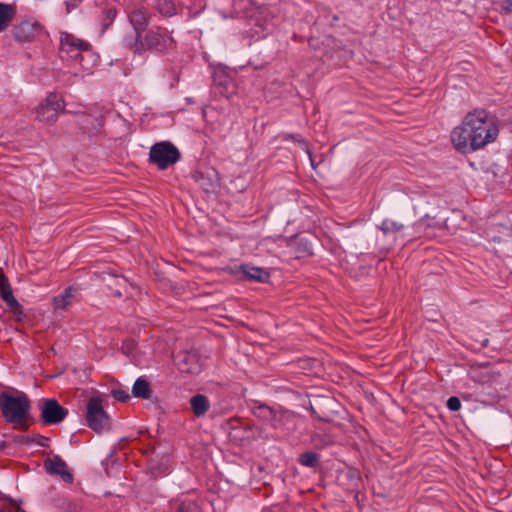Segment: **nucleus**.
<instances>
[{
	"label": "nucleus",
	"mask_w": 512,
	"mask_h": 512,
	"mask_svg": "<svg viewBox=\"0 0 512 512\" xmlns=\"http://www.w3.org/2000/svg\"><path fill=\"white\" fill-rule=\"evenodd\" d=\"M499 134V128L493 117L485 110L469 112L462 124L451 132L454 147L462 152L476 151L494 142Z\"/></svg>",
	"instance_id": "nucleus-1"
},
{
	"label": "nucleus",
	"mask_w": 512,
	"mask_h": 512,
	"mask_svg": "<svg viewBox=\"0 0 512 512\" xmlns=\"http://www.w3.org/2000/svg\"><path fill=\"white\" fill-rule=\"evenodd\" d=\"M0 409L5 421L15 429L25 431L29 428L31 404L24 393L14 396L3 392L0 394Z\"/></svg>",
	"instance_id": "nucleus-2"
},
{
	"label": "nucleus",
	"mask_w": 512,
	"mask_h": 512,
	"mask_svg": "<svg viewBox=\"0 0 512 512\" xmlns=\"http://www.w3.org/2000/svg\"><path fill=\"white\" fill-rule=\"evenodd\" d=\"M150 13L144 8H135L129 14V21L133 27L134 35L125 36L124 44L134 52L144 51L142 33L146 30Z\"/></svg>",
	"instance_id": "nucleus-3"
},
{
	"label": "nucleus",
	"mask_w": 512,
	"mask_h": 512,
	"mask_svg": "<svg viewBox=\"0 0 512 512\" xmlns=\"http://www.w3.org/2000/svg\"><path fill=\"white\" fill-rule=\"evenodd\" d=\"M180 158V152L170 142H160L154 144L149 153V160L159 169L164 170L170 165L175 164Z\"/></svg>",
	"instance_id": "nucleus-4"
},
{
	"label": "nucleus",
	"mask_w": 512,
	"mask_h": 512,
	"mask_svg": "<svg viewBox=\"0 0 512 512\" xmlns=\"http://www.w3.org/2000/svg\"><path fill=\"white\" fill-rule=\"evenodd\" d=\"M64 108L65 104L62 96L57 93H50L36 108V117L40 122L53 124Z\"/></svg>",
	"instance_id": "nucleus-5"
},
{
	"label": "nucleus",
	"mask_w": 512,
	"mask_h": 512,
	"mask_svg": "<svg viewBox=\"0 0 512 512\" xmlns=\"http://www.w3.org/2000/svg\"><path fill=\"white\" fill-rule=\"evenodd\" d=\"M86 419L89 427L97 433L109 428V416L100 397H91L87 403Z\"/></svg>",
	"instance_id": "nucleus-6"
},
{
	"label": "nucleus",
	"mask_w": 512,
	"mask_h": 512,
	"mask_svg": "<svg viewBox=\"0 0 512 512\" xmlns=\"http://www.w3.org/2000/svg\"><path fill=\"white\" fill-rule=\"evenodd\" d=\"M142 41L144 44V50L148 48L160 52L173 49L176 44L171 33H169L167 29L161 27L149 30Z\"/></svg>",
	"instance_id": "nucleus-7"
},
{
	"label": "nucleus",
	"mask_w": 512,
	"mask_h": 512,
	"mask_svg": "<svg viewBox=\"0 0 512 512\" xmlns=\"http://www.w3.org/2000/svg\"><path fill=\"white\" fill-rule=\"evenodd\" d=\"M41 419L47 425L60 423L68 414L55 399H43L41 401Z\"/></svg>",
	"instance_id": "nucleus-8"
},
{
	"label": "nucleus",
	"mask_w": 512,
	"mask_h": 512,
	"mask_svg": "<svg viewBox=\"0 0 512 512\" xmlns=\"http://www.w3.org/2000/svg\"><path fill=\"white\" fill-rule=\"evenodd\" d=\"M90 44L80 38L69 33H61L60 36V52L71 58H78L83 51H87Z\"/></svg>",
	"instance_id": "nucleus-9"
},
{
	"label": "nucleus",
	"mask_w": 512,
	"mask_h": 512,
	"mask_svg": "<svg viewBox=\"0 0 512 512\" xmlns=\"http://www.w3.org/2000/svg\"><path fill=\"white\" fill-rule=\"evenodd\" d=\"M175 364L182 373L197 374L201 371L200 359L195 352H179L175 357Z\"/></svg>",
	"instance_id": "nucleus-10"
},
{
	"label": "nucleus",
	"mask_w": 512,
	"mask_h": 512,
	"mask_svg": "<svg viewBox=\"0 0 512 512\" xmlns=\"http://www.w3.org/2000/svg\"><path fill=\"white\" fill-rule=\"evenodd\" d=\"M46 471L51 475H59L66 483L73 481V476L70 473L67 464L60 456H53L44 461Z\"/></svg>",
	"instance_id": "nucleus-11"
},
{
	"label": "nucleus",
	"mask_w": 512,
	"mask_h": 512,
	"mask_svg": "<svg viewBox=\"0 0 512 512\" xmlns=\"http://www.w3.org/2000/svg\"><path fill=\"white\" fill-rule=\"evenodd\" d=\"M193 178L198 185L208 193L215 191L219 186L217 172L213 169L206 170L205 172H195Z\"/></svg>",
	"instance_id": "nucleus-12"
},
{
	"label": "nucleus",
	"mask_w": 512,
	"mask_h": 512,
	"mask_svg": "<svg viewBox=\"0 0 512 512\" xmlns=\"http://www.w3.org/2000/svg\"><path fill=\"white\" fill-rule=\"evenodd\" d=\"M40 25L29 21H24L13 29L16 40L20 42L31 41L38 33Z\"/></svg>",
	"instance_id": "nucleus-13"
},
{
	"label": "nucleus",
	"mask_w": 512,
	"mask_h": 512,
	"mask_svg": "<svg viewBox=\"0 0 512 512\" xmlns=\"http://www.w3.org/2000/svg\"><path fill=\"white\" fill-rule=\"evenodd\" d=\"M0 295L11 310L15 311L20 308V304L13 296L8 279L2 273H0Z\"/></svg>",
	"instance_id": "nucleus-14"
},
{
	"label": "nucleus",
	"mask_w": 512,
	"mask_h": 512,
	"mask_svg": "<svg viewBox=\"0 0 512 512\" xmlns=\"http://www.w3.org/2000/svg\"><path fill=\"white\" fill-rule=\"evenodd\" d=\"M243 277L247 280L264 282L268 279L269 274L260 267H253L249 265H241L238 268Z\"/></svg>",
	"instance_id": "nucleus-15"
},
{
	"label": "nucleus",
	"mask_w": 512,
	"mask_h": 512,
	"mask_svg": "<svg viewBox=\"0 0 512 512\" xmlns=\"http://www.w3.org/2000/svg\"><path fill=\"white\" fill-rule=\"evenodd\" d=\"M254 414L259 419L268 422L273 427H277L279 413L276 412L274 409L270 408L266 405H259L255 408Z\"/></svg>",
	"instance_id": "nucleus-16"
},
{
	"label": "nucleus",
	"mask_w": 512,
	"mask_h": 512,
	"mask_svg": "<svg viewBox=\"0 0 512 512\" xmlns=\"http://www.w3.org/2000/svg\"><path fill=\"white\" fill-rule=\"evenodd\" d=\"M74 288L68 287L66 288L62 294L53 298V306L57 310H65L68 306L71 305L72 299L74 297Z\"/></svg>",
	"instance_id": "nucleus-17"
},
{
	"label": "nucleus",
	"mask_w": 512,
	"mask_h": 512,
	"mask_svg": "<svg viewBox=\"0 0 512 512\" xmlns=\"http://www.w3.org/2000/svg\"><path fill=\"white\" fill-rule=\"evenodd\" d=\"M151 388L147 380L138 378L133 384L132 394L134 397L149 399L151 397Z\"/></svg>",
	"instance_id": "nucleus-18"
},
{
	"label": "nucleus",
	"mask_w": 512,
	"mask_h": 512,
	"mask_svg": "<svg viewBox=\"0 0 512 512\" xmlns=\"http://www.w3.org/2000/svg\"><path fill=\"white\" fill-rule=\"evenodd\" d=\"M190 404L197 417L203 416L209 408V401L206 396L197 394L190 399Z\"/></svg>",
	"instance_id": "nucleus-19"
},
{
	"label": "nucleus",
	"mask_w": 512,
	"mask_h": 512,
	"mask_svg": "<svg viewBox=\"0 0 512 512\" xmlns=\"http://www.w3.org/2000/svg\"><path fill=\"white\" fill-rule=\"evenodd\" d=\"M15 16V8L12 5L0 2V32L4 31Z\"/></svg>",
	"instance_id": "nucleus-20"
},
{
	"label": "nucleus",
	"mask_w": 512,
	"mask_h": 512,
	"mask_svg": "<svg viewBox=\"0 0 512 512\" xmlns=\"http://www.w3.org/2000/svg\"><path fill=\"white\" fill-rule=\"evenodd\" d=\"M175 512H202L200 506L192 500H183L175 504Z\"/></svg>",
	"instance_id": "nucleus-21"
},
{
	"label": "nucleus",
	"mask_w": 512,
	"mask_h": 512,
	"mask_svg": "<svg viewBox=\"0 0 512 512\" xmlns=\"http://www.w3.org/2000/svg\"><path fill=\"white\" fill-rule=\"evenodd\" d=\"M404 228L403 224L397 222V221H394V220H390V219H385L381 225H380V229L381 231L385 234V235H388L390 233H396V232H399L401 231L402 229Z\"/></svg>",
	"instance_id": "nucleus-22"
},
{
	"label": "nucleus",
	"mask_w": 512,
	"mask_h": 512,
	"mask_svg": "<svg viewBox=\"0 0 512 512\" xmlns=\"http://www.w3.org/2000/svg\"><path fill=\"white\" fill-rule=\"evenodd\" d=\"M156 8L165 16H172L175 14V6L171 0H157Z\"/></svg>",
	"instance_id": "nucleus-23"
},
{
	"label": "nucleus",
	"mask_w": 512,
	"mask_h": 512,
	"mask_svg": "<svg viewBox=\"0 0 512 512\" xmlns=\"http://www.w3.org/2000/svg\"><path fill=\"white\" fill-rule=\"evenodd\" d=\"M299 461L303 466L313 468L317 466L319 456L314 452H305L300 456Z\"/></svg>",
	"instance_id": "nucleus-24"
},
{
	"label": "nucleus",
	"mask_w": 512,
	"mask_h": 512,
	"mask_svg": "<svg viewBox=\"0 0 512 512\" xmlns=\"http://www.w3.org/2000/svg\"><path fill=\"white\" fill-rule=\"evenodd\" d=\"M289 139L296 141L301 146V148L308 154L309 159L311 161V165L314 166V161H313V158H312V155L309 150L307 142L303 138H301V136L298 134H287L284 136V140H289Z\"/></svg>",
	"instance_id": "nucleus-25"
},
{
	"label": "nucleus",
	"mask_w": 512,
	"mask_h": 512,
	"mask_svg": "<svg viewBox=\"0 0 512 512\" xmlns=\"http://www.w3.org/2000/svg\"><path fill=\"white\" fill-rule=\"evenodd\" d=\"M136 343L133 340H125L121 346V351L123 354L130 358L136 357Z\"/></svg>",
	"instance_id": "nucleus-26"
},
{
	"label": "nucleus",
	"mask_w": 512,
	"mask_h": 512,
	"mask_svg": "<svg viewBox=\"0 0 512 512\" xmlns=\"http://www.w3.org/2000/svg\"><path fill=\"white\" fill-rule=\"evenodd\" d=\"M111 394L114 397V399L120 402H127L128 400H130L129 393L122 389H114L112 390Z\"/></svg>",
	"instance_id": "nucleus-27"
},
{
	"label": "nucleus",
	"mask_w": 512,
	"mask_h": 512,
	"mask_svg": "<svg viewBox=\"0 0 512 512\" xmlns=\"http://www.w3.org/2000/svg\"><path fill=\"white\" fill-rule=\"evenodd\" d=\"M447 407L451 411H458L461 408V402L458 397L452 396L447 400Z\"/></svg>",
	"instance_id": "nucleus-28"
},
{
	"label": "nucleus",
	"mask_w": 512,
	"mask_h": 512,
	"mask_svg": "<svg viewBox=\"0 0 512 512\" xmlns=\"http://www.w3.org/2000/svg\"><path fill=\"white\" fill-rule=\"evenodd\" d=\"M65 5H66V12H67V14H69L72 12L73 9L77 8L78 3L76 1H73V2L66 1Z\"/></svg>",
	"instance_id": "nucleus-29"
},
{
	"label": "nucleus",
	"mask_w": 512,
	"mask_h": 512,
	"mask_svg": "<svg viewBox=\"0 0 512 512\" xmlns=\"http://www.w3.org/2000/svg\"><path fill=\"white\" fill-rule=\"evenodd\" d=\"M58 506L67 510L72 509V504L67 499H62L61 503H59Z\"/></svg>",
	"instance_id": "nucleus-30"
},
{
	"label": "nucleus",
	"mask_w": 512,
	"mask_h": 512,
	"mask_svg": "<svg viewBox=\"0 0 512 512\" xmlns=\"http://www.w3.org/2000/svg\"><path fill=\"white\" fill-rule=\"evenodd\" d=\"M422 225H423L422 221H420V222H418V223L416 224V226H417V227H421Z\"/></svg>",
	"instance_id": "nucleus-31"
},
{
	"label": "nucleus",
	"mask_w": 512,
	"mask_h": 512,
	"mask_svg": "<svg viewBox=\"0 0 512 512\" xmlns=\"http://www.w3.org/2000/svg\"><path fill=\"white\" fill-rule=\"evenodd\" d=\"M115 295H116V296H118V297H120V296H121V293H120L119 291H116V292H115Z\"/></svg>",
	"instance_id": "nucleus-32"
},
{
	"label": "nucleus",
	"mask_w": 512,
	"mask_h": 512,
	"mask_svg": "<svg viewBox=\"0 0 512 512\" xmlns=\"http://www.w3.org/2000/svg\"><path fill=\"white\" fill-rule=\"evenodd\" d=\"M317 437H318L317 435H315V436L313 437V442H314V443H316V439H317Z\"/></svg>",
	"instance_id": "nucleus-33"
},
{
	"label": "nucleus",
	"mask_w": 512,
	"mask_h": 512,
	"mask_svg": "<svg viewBox=\"0 0 512 512\" xmlns=\"http://www.w3.org/2000/svg\"><path fill=\"white\" fill-rule=\"evenodd\" d=\"M506 10H508L509 12H512V8H510V7H506Z\"/></svg>",
	"instance_id": "nucleus-34"
},
{
	"label": "nucleus",
	"mask_w": 512,
	"mask_h": 512,
	"mask_svg": "<svg viewBox=\"0 0 512 512\" xmlns=\"http://www.w3.org/2000/svg\"><path fill=\"white\" fill-rule=\"evenodd\" d=\"M3 447H4V443H3V442H1V443H0V449H1V448H3Z\"/></svg>",
	"instance_id": "nucleus-35"
},
{
	"label": "nucleus",
	"mask_w": 512,
	"mask_h": 512,
	"mask_svg": "<svg viewBox=\"0 0 512 512\" xmlns=\"http://www.w3.org/2000/svg\"><path fill=\"white\" fill-rule=\"evenodd\" d=\"M506 2L509 3L510 6H512L511 0H506Z\"/></svg>",
	"instance_id": "nucleus-36"
}]
</instances>
